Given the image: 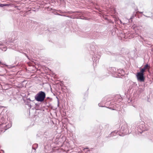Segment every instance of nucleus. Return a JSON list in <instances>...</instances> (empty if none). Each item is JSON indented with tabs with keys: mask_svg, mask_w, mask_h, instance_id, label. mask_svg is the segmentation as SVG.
Returning <instances> with one entry per match:
<instances>
[{
	"mask_svg": "<svg viewBox=\"0 0 153 153\" xmlns=\"http://www.w3.org/2000/svg\"><path fill=\"white\" fill-rule=\"evenodd\" d=\"M62 16H66V17H69V18H71V17H70L69 16H66L65 15H62Z\"/></svg>",
	"mask_w": 153,
	"mask_h": 153,
	"instance_id": "nucleus-16",
	"label": "nucleus"
},
{
	"mask_svg": "<svg viewBox=\"0 0 153 153\" xmlns=\"http://www.w3.org/2000/svg\"><path fill=\"white\" fill-rule=\"evenodd\" d=\"M127 126V125L126 123H125L122 125L120 130V132L122 134H120L118 131H115L111 133V136H115L116 134H119L120 136H123L129 134L130 133L129 130L128 129Z\"/></svg>",
	"mask_w": 153,
	"mask_h": 153,
	"instance_id": "nucleus-1",
	"label": "nucleus"
},
{
	"mask_svg": "<svg viewBox=\"0 0 153 153\" xmlns=\"http://www.w3.org/2000/svg\"><path fill=\"white\" fill-rule=\"evenodd\" d=\"M116 69L114 67L109 68L108 69V71L110 74L113 75L114 77H117V73Z\"/></svg>",
	"mask_w": 153,
	"mask_h": 153,
	"instance_id": "nucleus-5",
	"label": "nucleus"
},
{
	"mask_svg": "<svg viewBox=\"0 0 153 153\" xmlns=\"http://www.w3.org/2000/svg\"><path fill=\"white\" fill-rule=\"evenodd\" d=\"M27 100H30V101H31V100H30V98H28V99H27Z\"/></svg>",
	"mask_w": 153,
	"mask_h": 153,
	"instance_id": "nucleus-21",
	"label": "nucleus"
},
{
	"mask_svg": "<svg viewBox=\"0 0 153 153\" xmlns=\"http://www.w3.org/2000/svg\"><path fill=\"white\" fill-rule=\"evenodd\" d=\"M137 126L138 133L141 134L143 131H147L149 129L147 126H146V125L144 124V122L142 121L138 123Z\"/></svg>",
	"mask_w": 153,
	"mask_h": 153,
	"instance_id": "nucleus-3",
	"label": "nucleus"
},
{
	"mask_svg": "<svg viewBox=\"0 0 153 153\" xmlns=\"http://www.w3.org/2000/svg\"><path fill=\"white\" fill-rule=\"evenodd\" d=\"M98 105L99 107H103V106H102V104L101 103H99L98 104Z\"/></svg>",
	"mask_w": 153,
	"mask_h": 153,
	"instance_id": "nucleus-14",
	"label": "nucleus"
},
{
	"mask_svg": "<svg viewBox=\"0 0 153 153\" xmlns=\"http://www.w3.org/2000/svg\"><path fill=\"white\" fill-rule=\"evenodd\" d=\"M0 64H1V65H5V66H6V67H7L8 68V65H6V64H3V63H2L1 62H0Z\"/></svg>",
	"mask_w": 153,
	"mask_h": 153,
	"instance_id": "nucleus-13",
	"label": "nucleus"
},
{
	"mask_svg": "<svg viewBox=\"0 0 153 153\" xmlns=\"http://www.w3.org/2000/svg\"><path fill=\"white\" fill-rule=\"evenodd\" d=\"M9 47V48H12V47Z\"/></svg>",
	"mask_w": 153,
	"mask_h": 153,
	"instance_id": "nucleus-24",
	"label": "nucleus"
},
{
	"mask_svg": "<svg viewBox=\"0 0 153 153\" xmlns=\"http://www.w3.org/2000/svg\"><path fill=\"white\" fill-rule=\"evenodd\" d=\"M38 146V144H34L32 146V149H33L36 150V149L37 148Z\"/></svg>",
	"mask_w": 153,
	"mask_h": 153,
	"instance_id": "nucleus-9",
	"label": "nucleus"
},
{
	"mask_svg": "<svg viewBox=\"0 0 153 153\" xmlns=\"http://www.w3.org/2000/svg\"><path fill=\"white\" fill-rule=\"evenodd\" d=\"M46 97V94L43 91L39 92L35 96V100L39 102H43Z\"/></svg>",
	"mask_w": 153,
	"mask_h": 153,
	"instance_id": "nucleus-2",
	"label": "nucleus"
},
{
	"mask_svg": "<svg viewBox=\"0 0 153 153\" xmlns=\"http://www.w3.org/2000/svg\"><path fill=\"white\" fill-rule=\"evenodd\" d=\"M95 52H96V51H95ZM94 53L95 54V53Z\"/></svg>",
	"mask_w": 153,
	"mask_h": 153,
	"instance_id": "nucleus-26",
	"label": "nucleus"
},
{
	"mask_svg": "<svg viewBox=\"0 0 153 153\" xmlns=\"http://www.w3.org/2000/svg\"><path fill=\"white\" fill-rule=\"evenodd\" d=\"M152 51H153V49H152Z\"/></svg>",
	"mask_w": 153,
	"mask_h": 153,
	"instance_id": "nucleus-25",
	"label": "nucleus"
},
{
	"mask_svg": "<svg viewBox=\"0 0 153 153\" xmlns=\"http://www.w3.org/2000/svg\"><path fill=\"white\" fill-rule=\"evenodd\" d=\"M79 19H85V20H86V18L84 16H79V17L78 18Z\"/></svg>",
	"mask_w": 153,
	"mask_h": 153,
	"instance_id": "nucleus-10",
	"label": "nucleus"
},
{
	"mask_svg": "<svg viewBox=\"0 0 153 153\" xmlns=\"http://www.w3.org/2000/svg\"><path fill=\"white\" fill-rule=\"evenodd\" d=\"M57 15H58L61 16H62V15H61V14H59V13H58Z\"/></svg>",
	"mask_w": 153,
	"mask_h": 153,
	"instance_id": "nucleus-18",
	"label": "nucleus"
},
{
	"mask_svg": "<svg viewBox=\"0 0 153 153\" xmlns=\"http://www.w3.org/2000/svg\"><path fill=\"white\" fill-rule=\"evenodd\" d=\"M8 5L7 4H2L0 3V7H3L4 6H6Z\"/></svg>",
	"mask_w": 153,
	"mask_h": 153,
	"instance_id": "nucleus-11",
	"label": "nucleus"
},
{
	"mask_svg": "<svg viewBox=\"0 0 153 153\" xmlns=\"http://www.w3.org/2000/svg\"><path fill=\"white\" fill-rule=\"evenodd\" d=\"M68 13H70V12H68Z\"/></svg>",
	"mask_w": 153,
	"mask_h": 153,
	"instance_id": "nucleus-27",
	"label": "nucleus"
},
{
	"mask_svg": "<svg viewBox=\"0 0 153 153\" xmlns=\"http://www.w3.org/2000/svg\"><path fill=\"white\" fill-rule=\"evenodd\" d=\"M117 73H118L119 74H123V73L124 72V71H123V70H120V69L117 70Z\"/></svg>",
	"mask_w": 153,
	"mask_h": 153,
	"instance_id": "nucleus-8",
	"label": "nucleus"
},
{
	"mask_svg": "<svg viewBox=\"0 0 153 153\" xmlns=\"http://www.w3.org/2000/svg\"><path fill=\"white\" fill-rule=\"evenodd\" d=\"M36 105H37V104H36Z\"/></svg>",
	"mask_w": 153,
	"mask_h": 153,
	"instance_id": "nucleus-28",
	"label": "nucleus"
},
{
	"mask_svg": "<svg viewBox=\"0 0 153 153\" xmlns=\"http://www.w3.org/2000/svg\"><path fill=\"white\" fill-rule=\"evenodd\" d=\"M133 18V16H132L130 19H129V21L132 22V19Z\"/></svg>",
	"mask_w": 153,
	"mask_h": 153,
	"instance_id": "nucleus-15",
	"label": "nucleus"
},
{
	"mask_svg": "<svg viewBox=\"0 0 153 153\" xmlns=\"http://www.w3.org/2000/svg\"><path fill=\"white\" fill-rule=\"evenodd\" d=\"M26 56L29 59V58H28V56Z\"/></svg>",
	"mask_w": 153,
	"mask_h": 153,
	"instance_id": "nucleus-23",
	"label": "nucleus"
},
{
	"mask_svg": "<svg viewBox=\"0 0 153 153\" xmlns=\"http://www.w3.org/2000/svg\"><path fill=\"white\" fill-rule=\"evenodd\" d=\"M93 55V60L94 62H95L96 63H97V62H98L99 59L100 58V56L99 55L97 56V55H96L95 54Z\"/></svg>",
	"mask_w": 153,
	"mask_h": 153,
	"instance_id": "nucleus-7",
	"label": "nucleus"
},
{
	"mask_svg": "<svg viewBox=\"0 0 153 153\" xmlns=\"http://www.w3.org/2000/svg\"><path fill=\"white\" fill-rule=\"evenodd\" d=\"M1 152H4V151L3 150H1V151H0V153H1Z\"/></svg>",
	"mask_w": 153,
	"mask_h": 153,
	"instance_id": "nucleus-17",
	"label": "nucleus"
},
{
	"mask_svg": "<svg viewBox=\"0 0 153 153\" xmlns=\"http://www.w3.org/2000/svg\"><path fill=\"white\" fill-rule=\"evenodd\" d=\"M47 99H50V98L49 97H47Z\"/></svg>",
	"mask_w": 153,
	"mask_h": 153,
	"instance_id": "nucleus-22",
	"label": "nucleus"
},
{
	"mask_svg": "<svg viewBox=\"0 0 153 153\" xmlns=\"http://www.w3.org/2000/svg\"><path fill=\"white\" fill-rule=\"evenodd\" d=\"M144 73L141 72L140 71L137 73L136 76L138 81L140 82H143L144 81L145 78L144 76Z\"/></svg>",
	"mask_w": 153,
	"mask_h": 153,
	"instance_id": "nucleus-4",
	"label": "nucleus"
},
{
	"mask_svg": "<svg viewBox=\"0 0 153 153\" xmlns=\"http://www.w3.org/2000/svg\"><path fill=\"white\" fill-rule=\"evenodd\" d=\"M137 12L139 13H143V12H140L139 11H138Z\"/></svg>",
	"mask_w": 153,
	"mask_h": 153,
	"instance_id": "nucleus-19",
	"label": "nucleus"
},
{
	"mask_svg": "<svg viewBox=\"0 0 153 153\" xmlns=\"http://www.w3.org/2000/svg\"><path fill=\"white\" fill-rule=\"evenodd\" d=\"M150 65H149L148 64H146L144 65V67L143 68L140 69V71L141 72L145 73L146 70L149 71L150 69Z\"/></svg>",
	"mask_w": 153,
	"mask_h": 153,
	"instance_id": "nucleus-6",
	"label": "nucleus"
},
{
	"mask_svg": "<svg viewBox=\"0 0 153 153\" xmlns=\"http://www.w3.org/2000/svg\"><path fill=\"white\" fill-rule=\"evenodd\" d=\"M0 49H2V50L3 51H5L6 50V49H7V48H6L5 47H4L3 48H0Z\"/></svg>",
	"mask_w": 153,
	"mask_h": 153,
	"instance_id": "nucleus-12",
	"label": "nucleus"
},
{
	"mask_svg": "<svg viewBox=\"0 0 153 153\" xmlns=\"http://www.w3.org/2000/svg\"><path fill=\"white\" fill-rule=\"evenodd\" d=\"M88 149V148H85V149H84L85 150V149Z\"/></svg>",
	"mask_w": 153,
	"mask_h": 153,
	"instance_id": "nucleus-20",
	"label": "nucleus"
}]
</instances>
